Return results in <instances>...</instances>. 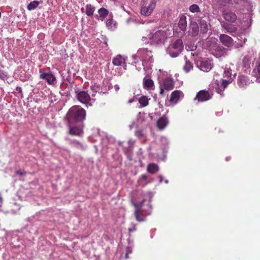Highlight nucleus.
Instances as JSON below:
<instances>
[{"label":"nucleus","mask_w":260,"mask_h":260,"mask_svg":"<svg viewBox=\"0 0 260 260\" xmlns=\"http://www.w3.org/2000/svg\"><path fill=\"white\" fill-rule=\"evenodd\" d=\"M86 112L85 109L80 106H72L68 110L66 116L67 121L80 122L85 119Z\"/></svg>","instance_id":"nucleus-1"},{"label":"nucleus","mask_w":260,"mask_h":260,"mask_svg":"<svg viewBox=\"0 0 260 260\" xmlns=\"http://www.w3.org/2000/svg\"><path fill=\"white\" fill-rule=\"evenodd\" d=\"M167 38L166 31L161 29L152 30L149 36L151 43L156 45L164 44Z\"/></svg>","instance_id":"nucleus-2"},{"label":"nucleus","mask_w":260,"mask_h":260,"mask_svg":"<svg viewBox=\"0 0 260 260\" xmlns=\"http://www.w3.org/2000/svg\"><path fill=\"white\" fill-rule=\"evenodd\" d=\"M183 45L182 40L177 39L170 44L167 48L168 53L172 57H176L182 51Z\"/></svg>","instance_id":"nucleus-3"},{"label":"nucleus","mask_w":260,"mask_h":260,"mask_svg":"<svg viewBox=\"0 0 260 260\" xmlns=\"http://www.w3.org/2000/svg\"><path fill=\"white\" fill-rule=\"evenodd\" d=\"M68 134L72 136L82 137L84 134L83 127L80 124H74L73 122L67 121Z\"/></svg>","instance_id":"nucleus-4"},{"label":"nucleus","mask_w":260,"mask_h":260,"mask_svg":"<svg viewBox=\"0 0 260 260\" xmlns=\"http://www.w3.org/2000/svg\"><path fill=\"white\" fill-rule=\"evenodd\" d=\"M142 5L141 8V13L142 15L148 16L153 12L156 6L155 0H143Z\"/></svg>","instance_id":"nucleus-5"},{"label":"nucleus","mask_w":260,"mask_h":260,"mask_svg":"<svg viewBox=\"0 0 260 260\" xmlns=\"http://www.w3.org/2000/svg\"><path fill=\"white\" fill-rule=\"evenodd\" d=\"M195 63L197 67L204 72H209L212 68L210 60L208 59L200 58L195 60Z\"/></svg>","instance_id":"nucleus-6"},{"label":"nucleus","mask_w":260,"mask_h":260,"mask_svg":"<svg viewBox=\"0 0 260 260\" xmlns=\"http://www.w3.org/2000/svg\"><path fill=\"white\" fill-rule=\"evenodd\" d=\"M212 93L206 90H202L199 91L194 98V100H198L199 102L207 101L211 99Z\"/></svg>","instance_id":"nucleus-7"},{"label":"nucleus","mask_w":260,"mask_h":260,"mask_svg":"<svg viewBox=\"0 0 260 260\" xmlns=\"http://www.w3.org/2000/svg\"><path fill=\"white\" fill-rule=\"evenodd\" d=\"M76 98L81 103L88 104L91 100L89 94L85 91H78L76 90Z\"/></svg>","instance_id":"nucleus-8"},{"label":"nucleus","mask_w":260,"mask_h":260,"mask_svg":"<svg viewBox=\"0 0 260 260\" xmlns=\"http://www.w3.org/2000/svg\"><path fill=\"white\" fill-rule=\"evenodd\" d=\"M224 19L231 23L235 22L237 20V15L235 13L229 10H224L222 11Z\"/></svg>","instance_id":"nucleus-9"},{"label":"nucleus","mask_w":260,"mask_h":260,"mask_svg":"<svg viewBox=\"0 0 260 260\" xmlns=\"http://www.w3.org/2000/svg\"><path fill=\"white\" fill-rule=\"evenodd\" d=\"M40 78L46 80L47 83L49 85H54L56 82L55 77L52 74L47 73H42L40 75Z\"/></svg>","instance_id":"nucleus-10"},{"label":"nucleus","mask_w":260,"mask_h":260,"mask_svg":"<svg viewBox=\"0 0 260 260\" xmlns=\"http://www.w3.org/2000/svg\"><path fill=\"white\" fill-rule=\"evenodd\" d=\"M221 43L227 47H231L233 45V39L225 34H221L219 36Z\"/></svg>","instance_id":"nucleus-11"},{"label":"nucleus","mask_w":260,"mask_h":260,"mask_svg":"<svg viewBox=\"0 0 260 260\" xmlns=\"http://www.w3.org/2000/svg\"><path fill=\"white\" fill-rule=\"evenodd\" d=\"M181 96H183V92L180 90H176L171 93L169 102L173 103L174 104H176L177 103Z\"/></svg>","instance_id":"nucleus-12"},{"label":"nucleus","mask_w":260,"mask_h":260,"mask_svg":"<svg viewBox=\"0 0 260 260\" xmlns=\"http://www.w3.org/2000/svg\"><path fill=\"white\" fill-rule=\"evenodd\" d=\"M249 80L247 76L244 75H239L237 79V84L238 86L242 88H244L250 84Z\"/></svg>","instance_id":"nucleus-13"},{"label":"nucleus","mask_w":260,"mask_h":260,"mask_svg":"<svg viewBox=\"0 0 260 260\" xmlns=\"http://www.w3.org/2000/svg\"><path fill=\"white\" fill-rule=\"evenodd\" d=\"M168 122V118L166 115H164L157 120L156 125L159 129L162 130L167 126Z\"/></svg>","instance_id":"nucleus-14"},{"label":"nucleus","mask_w":260,"mask_h":260,"mask_svg":"<svg viewBox=\"0 0 260 260\" xmlns=\"http://www.w3.org/2000/svg\"><path fill=\"white\" fill-rule=\"evenodd\" d=\"M165 90L169 91L172 90L174 87V83L173 79L170 78H167L164 80L162 83L160 84Z\"/></svg>","instance_id":"nucleus-15"},{"label":"nucleus","mask_w":260,"mask_h":260,"mask_svg":"<svg viewBox=\"0 0 260 260\" xmlns=\"http://www.w3.org/2000/svg\"><path fill=\"white\" fill-rule=\"evenodd\" d=\"M189 34L192 36H196L199 33V26L197 22L191 21L190 23Z\"/></svg>","instance_id":"nucleus-16"},{"label":"nucleus","mask_w":260,"mask_h":260,"mask_svg":"<svg viewBox=\"0 0 260 260\" xmlns=\"http://www.w3.org/2000/svg\"><path fill=\"white\" fill-rule=\"evenodd\" d=\"M143 85L144 88L148 90L153 89L154 84L152 79L145 77L143 80Z\"/></svg>","instance_id":"nucleus-17"},{"label":"nucleus","mask_w":260,"mask_h":260,"mask_svg":"<svg viewBox=\"0 0 260 260\" xmlns=\"http://www.w3.org/2000/svg\"><path fill=\"white\" fill-rule=\"evenodd\" d=\"M233 80V78H229V79H221V87L223 89H220L219 85H218V88L217 89V92L222 94L221 92H223V90L228 86V85L231 83Z\"/></svg>","instance_id":"nucleus-18"},{"label":"nucleus","mask_w":260,"mask_h":260,"mask_svg":"<svg viewBox=\"0 0 260 260\" xmlns=\"http://www.w3.org/2000/svg\"><path fill=\"white\" fill-rule=\"evenodd\" d=\"M85 9L84 11V8H81V10L82 12H85L88 16H92L93 15V13L95 11V8L91 4H87L85 7Z\"/></svg>","instance_id":"nucleus-19"},{"label":"nucleus","mask_w":260,"mask_h":260,"mask_svg":"<svg viewBox=\"0 0 260 260\" xmlns=\"http://www.w3.org/2000/svg\"><path fill=\"white\" fill-rule=\"evenodd\" d=\"M112 63L116 66H121L125 63V58L120 55H117L113 58Z\"/></svg>","instance_id":"nucleus-20"},{"label":"nucleus","mask_w":260,"mask_h":260,"mask_svg":"<svg viewBox=\"0 0 260 260\" xmlns=\"http://www.w3.org/2000/svg\"><path fill=\"white\" fill-rule=\"evenodd\" d=\"M178 25V27L181 30L184 31L186 30L187 21L185 16L182 15L180 17Z\"/></svg>","instance_id":"nucleus-21"},{"label":"nucleus","mask_w":260,"mask_h":260,"mask_svg":"<svg viewBox=\"0 0 260 260\" xmlns=\"http://www.w3.org/2000/svg\"><path fill=\"white\" fill-rule=\"evenodd\" d=\"M150 100V99H148L146 95H142L138 100L141 107L143 108L148 106Z\"/></svg>","instance_id":"nucleus-22"},{"label":"nucleus","mask_w":260,"mask_h":260,"mask_svg":"<svg viewBox=\"0 0 260 260\" xmlns=\"http://www.w3.org/2000/svg\"><path fill=\"white\" fill-rule=\"evenodd\" d=\"M134 214L137 221H143L144 220L145 218L142 210L135 209Z\"/></svg>","instance_id":"nucleus-23"},{"label":"nucleus","mask_w":260,"mask_h":260,"mask_svg":"<svg viewBox=\"0 0 260 260\" xmlns=\"http://www.w3.org/2000/svg\"><path fill=\"white\" fill-rule=\"evenodd\" d=\"M158 166L156 164L153 163L149 164L147 166V171L151 174H154L156 173L158 171Z\"/></svg>","instance_id":"nucleus-24"},{"label":"nucleus","mask_w":260,"mask_h":260,"mask_svg":"<svg viewBox=\"0 0 260 260\" xmlns=\"http://www.w3.org/2000/svg\"><path fill=\"white\" fill-rule=\"evenodd\" d=\"M69 144L73 147L81 150H84L83 144L79 141L76 140H70Z\"/></svg>","instance_id":"nucleus-25"},{"label":"nucleus","mask_w":260,"mask_h":260,"mask_svg":"<svg viewBox=\"0 0 260 260\" xmlns=\"http://www.w3.org/2000/svg\"><path fill=\"white\" fill-rule=\"evenodd\" d=\"M185 60V63L183 67V70L186 73H188L193 69V64L187 59L186 56L184 57Z\"/></svg>","instance_id":"nucleus-26"},{"label":"nucleus","mask_w":260,"mask_h":260,"mask_svg":"<svg viewBox=\"0 0 260 260\" xmlns=\"http://www.w3.org/2000/svg\"><path fill=\"white\" fill-rule=\"evenodd\" d=\"M222 26L229 33H234L237 30V28L231 24H224L222 25Z\"/></svg>","instance_id":"nucleus-27"},{"label":"nucleus","mask_w":260,"mask_h":260,"mask_svg":"<svg viewBox=\"0 0 260 260\" xmlns=\"http://www.w3.org/2000/svg\"><path fill=\"white\" fill-rule=\"evenodd\" d=\"M256 70L257 73H256L255 76H256L257 80L258 82H260V55H259L256 63V68L254 70V71Z\"/></svg>","instance_id":"nucleus-28"},{"label":"nucleus","mask_w":260,"mask_h":260,"mask_svg":"<svg viewBox=\"0 0 260 260\" xmlns=\"http://www.w3.org/2000/svg\"><path fill=\"white\" fill-rule=\"evenodd\" d=\"M42 1H34L31 2L27 6V9L29 11L35 9Z\"/></svg>","instance_id":"nucleus-29"},{"label":"nucleus","mask_w":260,"mask_h":260,"mask_svg":"<svg viewBox=\"0 0 260 260\" xmlns=\"http://www.w3.org/2000/svg\"><path fill=\"white\" fill-rule=\"evenodd\" d=\"M201 31L203 33H206L208 30L207 22L204 20H201L199 22Z\"/></svg>","instance_id":"nucleus-30"},{"label":"nucleus","mask_w":260,"mask_h":260,"mask_svg":"<svg viewBox=\"0 0 260 260\" xmlns=\"http://www.w3.org/2000/svg\"><path fill=\"white\" fill-rule=\"evenodd\" d=\"M98 13L100 15V17H102L103 19L106 18L108 15V11L104 8H101L98 10Z\"/></svg>","instance_id":"nucleus-31"},{"label":"nucleus","mask_w":260,"mask_h":260,"mask_svg":"<svg viewBox=\"0 0 260 260\" xmlns=\"http://www.w3.org/2000/svg\"><path fill=\"white\" fill-rule=\"evenodd\" d=\"M232 70L229 68H225L224 70V71L223 72V76L224 78H226V79H229V78H232Z\"/></svg>","instance_id":"nucleus-32"},{"label":"nucleus","mask_w":260,"mask_h":260,"mask_svg":"<svg viewBox=\"0 0 260 260\" xmlns=\"http://www.w3.org/2000/svg\"><path fill=\"white\" fill-rule=\"evenodd\" d=\"M189 11L192 13L199 12L200 9L198 5L196 4H193L189 7Z\"/></svg>","instance_id":"nucleus-33"},{"label":"nucleus","mask_w":260,"mask_h":260,"mask_svg":"<svg viewBox=\"0 0 260 260\" xmlns=\"http://www.w3.org/2000/svg\"><path fill=\"white\" fill-rule=\"evenodd\" d=\"M144 200H143L142 202L139 203H133V205L135 207V209H140L142 210V207L143 206V203H144Z\"/></svg>","instance_id":"nucleus-34"},{"label":"nucleus","mask_w":260,"mask_h":260,"mask_svg":"<svg viewBox=\"0 0 260 260\" xmlns=\"http://www.w3.org/2000/svg\"><path fill=\"white\" fill-rule=\"evenodd\" d=\"M135 135L139 138H141L144 136L143 131L142 130H138L136 131Z\"/></svg>","instance_id":"nucleus-35"},{"label":"nucleus","mask_w":260,"mask_h":260,"mask_svg":"<svg viewBox=\"0 0 260 260\" xmlns=\"http://www.w3.org/2000/svg\"><path fill=\"white\" fill-rule=\"evenodd\" d=\"M217 2L220 4L225 5L226 4L231 3L232 0H217Z\"/></svg>","instance_id":"nucleus-36"},{"label":"nucleus","mask_w":260,"mask_h":260,"mask_svg":"<svg viewBox=\"0 0 260 260\" xmlns=\"http://www.w3.org/2000/svg\"><path fill=\"white\" fill-rule=\"evenodd\" d=\"M243 62L244 63L245 67L249 64V58L248 56H245L243 59Z\"/></svg>","instance_id":"nucleus-37"},{"label":"nucleus","mask_w":260,"mask_h":260,"mask_svg":"<svg viewBox=\"0 0 260 260\" xmlns=\"http://www.w3.org/2000/svg\"><path fill=\"white\" fill-rule=\"evenodd\" d=\"M215 51H223L225 49L221 47V46H220L219 45H216L215 46Z\"/></svg>","instance_id":"nucleus-38"},{"label":"nucleus","mask_w":260,"mask_h":260,"mask_svg":"<svg viewBox=\"0 0 260 260\" xmlns=\"http://www.w3.org/2000/svg\"><path fill=\"white\" fill-rule=\"evenodd\" d=\"M124 152L126 155H127V154H129L130 153H132V151L129 147L125 148Z\"/></svg>","instance_id":"nucleus-39"},{"label":"nucleus","mask_w":260,"mask_h":260,"mask_svg":"<svg viewBox=\"0 0 260 260\" xmlns=\"http://www.w3.org/2000/svg\"><path fill=\"white\" fill-rule=\"evenodd\" d=\"M6 75L3 73V72H0V79H1L2 80H4L6 77Z\"/></svg>","instance_id":"nucleus-40"},{"label":"nucleus","mask_w":260,"mask_h":260,"mask_svg":"<svg viewBox=\"0 0 260 260\" xmlns=\"http://www.w3.org/2000/svg\"><path fill=\"white\" fill-rule=\"evenodd\" d=\"M159 88H160V92H159L160 94L163 95L164 90H165V88H164V87L161 85L160 84Z\"/></svg>","instance_id":"nucleus-41"},{"label":"nucleus","mask_w":260,"mask_h":260,"mask_svg":"<svg viewBox=\"0 0 260 260\" xmlns=\"http://www.w3.org/2000/svg\"><path fill=\"white\" fill-rule=\"evenodd\" d=\"M137 230V228L135 225H134L132 228H128V232L129 233L136 231Z\"/></svg>","instance_id":"nucleus-42"},{"label":"nucleus","mask_w":260,"mask_h":260,"mask_svg":"<svg viewBox=\"0 0 260 260\" xmlns=\"http://www.w3.org/2000/svg\"><path fill=\"white\" fill-rule=\"evenodd\" d=\"M16 173L17 174L20 175V176H23V175H25V173H23V172H21L20 170L17 171Z\"/></svg>","instance_id":"nucleus-43"},{"label":"nucleus","mask_w":260,"mask_h":260,"mask_svg":"<svg viewBox=\"0 0 260 260\" xmlns=\"http://www.w3.org/2000/svg\"><path fill=\"white\" fill-rule=\"evenodd\" d=\"M126 156H127V157L128 159V160H132V159H133V158H132V156H132V152L130 153L129 154H127L126 155Z\"/></svg>","instance_id":"nucleus-44"},{"label":"nucleus","mask_w":260,"mask_h":260,"mask_svg":"<svg viewBox=\"0 0 260 260\" xmlns=\"http://www.w3.org/2000/svg\"><path fill=\"white\" fill-rule=\"evenodd\" d=\"M112 24V20H108L106 22V25L108 26L111 25Z\"/></svg>","instance_id":"nucleus-45"},{"label":"nucleus","mask_w":260,"mask_h":260,"mask_svg":"<svg viewBox=\"0 0 260 260\" xmlns=\"http://www.w3.org/2000/svg\"><path fill=\"white\" fill-rule=\"evenodd\" d=\"M141 178H142V179H143V180H146V179H147V176H146V175H142V176H141Z\"/></svg>","instance_id":"nucleus-46"},{"label":"nucleus","mask_w":260,"mask_h":260,"mask_svg":"<svg viewBox=\"0 0 260 260\" xmlns=\"http://www.w3.org/2000/svg\"><path fill=\"white\" fill-rule=\"evenodd\" d=\"M16 89V90H17V91H19V92H20V91H21V87H17Z\"/></svg>","instance_id":"nucleus-47"},{"label":"nucleus","mask_w":260,"mask_h":260,"mask_svg":"<svg viewBox=\"0 0 260 260\" xmlns=\"http://www.w3.org/2000/svg\"><path fill=\"white\" fill-rule=\"evenodd\" d=\"M96 93V91L94 92L93 93H92V96H95V95Z\"/></svg>","instance_id":"nucleus-48"},{"label":"nucleus","mask_w":260,"mask_h":260,"mask_svg":"<svg viewBox=\"0 0 260 260\" xmlns=\"http://www.w3.org/2000/svg\"><path fill=\"white\" fill-rule=\"evenodd\" d=\"M133 100H130L129 101V103H132V102H133Z\"/></svg>","instance_id":"nucleus-49"}]
</instances>
